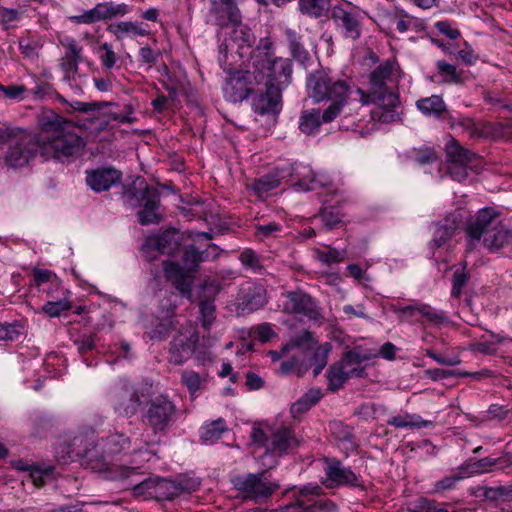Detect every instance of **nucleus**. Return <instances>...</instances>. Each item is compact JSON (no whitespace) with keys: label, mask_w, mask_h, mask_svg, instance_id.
I'll list each match as a JSON object with an SVG mask.
<instances>
[{"label":"nucleus","mask_w":512,"mask_h":512,"mask_svg":"<svg viewBox=\"0 0 512 512\" xmlns=\"http://www.w3.org/2000/svg\"><path fill=\"white\" fill-rule=\"evenodd\" d=\"M175 307L176 305L171 301L168 306H161L162 310L160 312V316L157 317L158 324H156L155 328L151 331L150 337L152 339H161L165 337L168 331L174 327L173 316Z\"/></svg>","instance_id":"31"},{"label":"nucleus","mask_w":512,"mask_h":512,"mask_svg":"<svg viewBox=\"0 0 512 512\" xmlns=\"http://www.w3.org/2000/svg\"><path fill=\"white\" fill-rule=\"evenodd\" d=\"M218 254L219 249L214 244H210L208 248L203 251H199L194 245H189L183 250V265L187 271L194 272L200 262L214 259Z\"/></svg>","instance_id":"28"},{"label":"nucleus","mask_w":512,"mask_h":512,"mask_svg":"<svg viewBox=\"0 0 512 512\" xmlns=\"http://www.w3.org/2000/svg\"><path fill=\"white\" fill-rule=\"evenodd\" d=\"M20 12L15 9L0 8V23L6 28L13 27L14 23L20 19Z\"/></svg>","instance_id":"61"},{"label":"nucleus","mask_w":512,"mask_h":512,"mask_svg":"<svg viewBox=\"0 0 512 512\" xmlns=\"http://www.w3.org/2000/svg\"><path fill=\"white\" fill-rule=\"evenodd\" d=\"M320 218L327 229L334 228L342 220L339 210L335 207L323 208L320 212Z\"/></svg>","instance_id":"53"},{"label":"nucleus","mask_w":512,"mask_h":512,"mask_svg":"<svg viewBox=\"0 0 512 512\" xmlns=\"http://www.w3.org/2000/svg\"><path fill=\"white\" fill-rule=\"evenodd\" d=\"M313 253L317 260L327 265L342 262L347 255L346 249L338 250L330 246L326 250L316 248Z\"/></svg>","instance_id":"47"},{"label":"nucleus","mask_w":512,"mask_h":512,"mask_svg":"<svg viewBox=\"0 0 512 512\" xmlns=\"http://www.w3.org/2000/svg\"><path fill=\"white\" fill-rule=\"evenodd\" d=\"M393 311L398 315L399 322L429 324L434 326L448 322V317L443 311L437 310L425 303H415L404 307L393 306Z\"/></svg>","instance_id":"12"},{"label":"nucleus","mask_w":512,"mask_h":512,"mask_svg":"<svg viewBox=\"0 0 512 512\" xmlns=\"http://www.w3.org/2000/svg\"><path fill=\"white\" fill-rule=\"evenodd\" d=\"M401 78L400 67L397 62L387 60L381 63L370 73V91L364 92L357 88L358 101L363 105L373 103L383 109H393L399 105V95L394 86Z\"/></svg>","instance_id":"5"},{"label":"nucleus","mask_w":512,"mask_h":512,"mask_svg":"<svg viewBox=\"0 0 512 512\" xmlns=\"http://www.w3.org/2000/svg\"><path fill=\"white\" fill-rule=\"evenodd\" d=\"M467 477L466 469H460L458 472L453 473L450 476L444 477L435 484L437 491L447 490L454 487V485L464 478Z\"/></svg>","instance_id":"55"},{"label":"nucleus","mask_w":512,"mask_h":512,"mask_svg":"<svg viewBox=\"0 0 512 512\" xmlns=\"http://www.w3.org/2000/svg\"><path fill=\"white\" fill-rule=\"evenodd\" d=\"M286 69L277 77H265L260 86L255 87V97L252 100V109L260 115L274 114L280 111L281 93L278 80L284 76Z\"/></svg>","instance_id":"10"},{"label":"nucleus","mask_w":512,"mask_h":512,"mask_svg":"<svg viewBox=\"0 0 512 512\" xmlns=\"http://www.w3.org/2000/svg\"><path fill=\"white\" fill-rule=\"evenodd\" d=\"M312 509L314 511H320V512H333L336 510V505L329 501V500H315L312 499H297L294 504L290 503V510L291 509Z\"/></svg>","instance_id":"45"},{"label":"nucleus","mask_w":512,"mask_h":512,"mask_svg":"<svg viewBox=\"0 0 512 512\" xmlns=\"http://www.w3.org/2000/svg\"><path fill=\"white\" fill-rule=\"evenodd\" d=\"M199 310L201 314V323L205 329H209L215 320L216 307L211 300H202L199 303Z\"/></svg>","instance_id":"50"},{"label":"nucleus","mask_w":512,"mask_h":512,"mask_svg":"<svg viewBox=\"0 0 512 512\" xmlns=\"http://www.w3.org/2000/svg\"><path fill=\"white\" fill-rule=\"evenodd\" d=\"M349 378L348 373L338 362L331 365L327 371L328 386L332 391L340 389Z\"/></svg>","instance_id":"46"},{"label":"nucleus","mask_w":512,"mask_h":512,"mask_svg":"<svg viewBox=\"0 0 512 512\" xmlns=\"http://www.w3.org/2000/svg\"><path fill=\"white\" fill-rule=\"evenodd\" d=\"M180 247V234L176 230H170L159 236L149 237L142 246V255L147 260H153L155 255L150 254V250H155L161 254H174Z\"/></svg>","instance_id":"21"},{"label":"nucleus","mask_w":512,"mask_h":512,"mask_svg":"<svg viewBox=\"0 0 512 512\" xmlns=\"http://www.w3.org/2000/svg\"><path fill=\"white\" fill-rule=\"evenodd\" d=\"M290 304L293 312L302 314L309 320L319 321L323 318L321 309L316 301L309 294L301 290L290 293Z\"/></svg>","instance_id":"24"},{"label":"nucleus","mask_w":512,"mask_h":512,"mask_svg":"<svg viewBox=\"0 0 512 512\" xmlns=\"http://www.w3.org/2000/svg\"><path fill=\"white\" fill-rule=\"evenodd\" d=\"M125 113H115V112H108V117L110 118V121H117L119 123H133L135 122V118L131 115L133 114V108L131 105L125 106Z\"/></svg>","instance_id":"63"},{"label":"nucleus","mask_w":512,"mask_h":512,"mask_svg":"<svg viewBox=\"0 0 512 512\" xmlns=\"http://www.w3.org/2000/svg\"><path fill=\"white\" fill-rule=\"evenodd\" d=\"M59 44L65 49V53L60 60V68L66 77L76 74L79 70V64L83 62V47L70 36H64L59 39Z\"/></svg>","instance_id":"22"},{"label":"nucleus","mask_w":512,"mask_h":512,"mask_svg":"<svg viewBox=\"0 0 512 512\" xmlns=\"http://www.w3.org/2000/svg\"><path fill=\"white\" fill-rule=\"evenodd\" d=\"M40 153L45 158H69L78 155L85 146L74 126L63 117L54 115L42 124L37 136Z\"/></svg>","instance_id":"3"},{"label":"nucleus","mask_w":512,"mask_h":512,"mask_svg":"<svg viewBox=\"0 0 512 512\" xmlns=\"http://www.w3.org/2000/svg\"><path fill=\"white\" fill-rule=\"evenodd\" d=\"M416 106L422 114L433 118H440L447 111L446 104L439 95L419 99Z\"/></svg>","instance_id":"33"},{"label":"nucleus","mask_w":512,"mask_h":512,"mask_svg":"<svg viewBox=\"0 0 512 512\" xmlns=\"http://www.w3.org/2000/svg\"><path fill=\"white\" fill-rule=\"evenodd\" d=\"M250 440L255 447L265 448L262 458L270 460L266 465L271 468L275 463L271 452H285L288 447V430L284 416L275 419L272 424L255 423L251 429Z\"/></svg>","instance_id":"8"},{"label":"nucleus","mask_w":512,"mask_h":512,"mask_svg":"<svg viewBox=\"0 0 512 512\" xmlns=\"http://www.w3.org/2000/svg\"><path fill=\"white\" fill-rule=\"evenodd\" d=\"M61 296L57 301H48L41 308L42 312L49 317H59L63 312L72 308L71 293L65 288L60 289Z\"/></svg>","instance_id":"35"},{"label":"nucleus","mask_w":512,"mask_h":512,"mask_svg":"<svg viewBox=\"0 0 512 512\" xmlns=\"http://www.w3.org/2000/svg\"><path fill=\"white\" fill-rule=\"evenodd\" d=\"M290 187L297 192L315 190L318 187L329 191L336 190L327 175L319 174L315 176L312 169L302 163H294L290 168Z\"/></svg>","instance_id":"14"},{"label":"nucleus","mask_w":512,"mask_h":512,"mask_svg":"<svg viewBox=\"0 0 512 512\" xmlns=\"http://www.w3.org/2000/svg\"><path fill=\"white\" fill-rule=\"evenodd\" d=\"M107 30L112 33L118 40L126 37L144 36L147 30L137 22L121 21L112 23L107 27Z\"/></svg>","instance_id":"32"},{"label":"nucleus","mask_w":512,"mask_h":512,"mask_svg":"<svg viewBox=\"0 0 512 512\" xmlns=\"http://www.w3.org/2000/svg\"><path fill=\"white\" fill-rule=\"evenodd\" d=\"M114 410L120 416L130 417L137 412L141 403L136 389L128 384L117 385L111 394Z\"/></svg>","instance_id":"18"},{"label":"nucleus","mask_w":512,"mask_h":512,"mask_svg":"<svg viewBox=\"0 0 512 512\" xmlns=\"http://www.w3.org/2000/svg\"><path fill=\"white\" fill-rule=\"evenodd\" d=\"M445 151L450 176L457 181L466 179L468 171L476 167L478 157L460 146L455 140L446 145Z\"/></svg>","instance_id":"13"},{"label":"nucleus","mask_w":512,"mask_h":512,"mask_svg":"<svg viewBox=\"0 0 512 512\" xmlns=\"http://www.w3.org/2000/svg\"><path fill=\"white\" fill-rule=\"evenodd\" d=\"M100 51H102V53L99 55V59L102 66L106 69L114 68L117 62V56L112 48V45L105 42L101 44Z\"/></svg>","instance_id":"56"},{"label":"nucleus","mask_w":512,"mask_h":512,"mask_svg":"<svg viewBox=\"0 0 512 512\" xmlns=\"http://www.w3.org/2000/svg\"><path fill=\"white\" fill-rule=\"evenodd\" d=\"M325 477L322 480V484L326 488H337L340 486H358L357 475L345 467L340 461L335 459L325 460Z\"/></svg>","instance_id":"19"},{"label":"nucleus","mask_w":512,"mask_h":512,"mask_svg":"<svg viewBox=\"0 0 512 512\" xmlns=\"http://www.w3.org/2000/svg\"><path fill=\"white\" fill-rule=\"evenodd\" d=\"M133 196L142 206V209L138 211L139 222L142 225L160 221V195L156 188L146 186L144 189L134 192Z\"/></svg>","instance_id":"17"},{"label":"nucleus","mask_w":512,"mask_h":512,"mask_svg":"<svg viewBox=\"0 0 512 512\" xmlns=\"http://www.w3.org/2000/svg\"><path fill=\"white\" fill-rule=\"evenodd\" d=\"M163 484V480L149 477L134 484L132 493L134 496L143 497L144 499L152 498L158 495L159 488H162Z\"/></svg>","instance_id":"37"},{"label":"nucleus","mask_w":512,"mask_h":512,"mask_svg":"<svg viewBox=\"0 0 512 512\" xmlns=\"http://www.w3.org/2000/svg\"><path fill=\"white\" fill-rule=\"evenodd\" d=\"M176 406L166 396L153 399L146 408L143 421L156 434L164 432L175 421Z\"/></svg>","instance_id":"11"},{"label":"nucleus","mask_w":512,"mask_h":512,"mask_svg":"<svg viewBox=\"0 0 512 512\" xmlns=\"http://www.w3.org/2000/svg\"><path fill=\"white\" fill-rule=\"evenodd\" d=\"M152 441L144 434L134 435L133 438L122 434H114L93 444L92 447L73 450L76 456H83L96 471H113L114 456L125 451L131 453V463L135 467H121L120 476L130 477L136 468L145 461H149L154 452L151 449Z\"/></svg>","instance_id":"2"},{"label":"nucleus","mask_w":512,"mask_h":512,"mask_svg":"<svg viewBox=\"0 0 512 512\" xmlns=\"http://www.w3.org/2000/svg\"><path fill=\"white\" fill-rule=\"evenodd\" d=\"M293 349H300L311 355L308 362L304 364V370L309 366H314L313 374L317 376L327 365L332 346L329 342L318 345L311 332L302 331L290 340V350Z\"/></svg>","instance_id":"9"},{"label":"nucleus","mask_w":512,"mask_h":512,"mask_svg":"<svg viewBox=\"0 0 512 512\" xmlns=\"http://www.w3.org/2000/svg\"><path fill=\"white\" fill-rule=\"evenodd\" d=\"M331 17L346 37L357 39L360 36V23L356 12L345 9L343 6H334Z\"/></svg>","instance_id":"23"},{"label":"nucleus","mask_w":512,"mask_h":512,"mask_svg":"<svg viewBox=\"0 0 512 512\" xmlns=\"http://www.w3.org/2000/svg\"><path fill=\"white\" fill-rule=\"evenodd\" d=\"M239 260L242 265L254 272H258L262 269V259L252 249H245L241 252Z\"/></svg>","instance_id":"51"},{"label":"nucleus","mask_w":512,"mask_h":512,"mask_svg":"<svg viewBox=\"0 0 512 512\" xmlns=\"http://www.w3.org/2000/svg\"><path fill=\"white\" fill-rule=\"evenodd\" d=\"M438 75L446 83L459 84L462 82V73L457 71L456 66L443 60L436 62Z\"/></svg>","instance_id":"48"},{"label":"nucleus","mask_w":512,"mask_h":512,"mask_svg":"<svg viewBox=\"0 0 512 512\" xmlns=\"http://www.w3.org/2000/svg\"><path fill=\"white\" fill-rule=\"evenodd\" d=\"M0 146L6 148L5 162L10 167H22L40 152L37 136L21 128L0 130Z\"/></svg>","instance_id":"7"},{"label":"nucleus","mask_w":512,"mask_h":512,"mask_svg":"<svg viewBox=\"0 0 512 512\" xmlns=\"http://www.w3.org/2000/svg\"><path fill=\"white\" fill-rule=\"evenodd\" d=\"M508 459L484 457L471 465V472L473 473H486L492 471L493 467L498 469H505L511 466Z\"/></svg>","instance_id":"44"},{"label":"nucleus","mask_w":512,"mask_h":512,"mask_svg":"<svg viewBox=\"0 0 512 512\" xmlns=\"http://www.w3.org/2000/svg\"><path fill=\"white\" fill-rule=\"evenodd\" d=\"M121 174L112 168H103L87 172V185L95 192H102L110 189L120 182Z\"/></svg>","instance_id":"25"},{"label":"nucleus","mask_w":512,"mask_h":512,"mask_svg":"<svg viewBox=\"0 0 512 512\" xmlns=\"http://www.w3.org/2000/svg\"><path fill=\"white\" fill-rule=\"evenodd\" d=\"M98 104L99 103L90 104V103L81 102V101H74L73 103H71L70 107H71V110L80 112L82 114V116L80 118H85V117L90 116V114H92V112L98 106Z\"/></svg>","instance_id":"64"},{"label":"nucleus","mask_w":512,"mask_h":512,"mask_svg":"<svg viewBox=\"0 0 512 512\" xmlns=\"http://www.w3.org/2000/svg\"><path fill=\"white\" fill-rule=\"evenodd\" d=\"M330 0H298L299 10L310 17H323L329 10Z\"/></svg>","instance_id":"39"},{"label":"nucleus","mask_w":512,"mask_h":512,"mask_svg":"<svg viewBox=\"0 0 512 512\" xmlns=\"http://www.w3.org/2000/svg\"><path fill=\"white\" fill-rule=\"evenodd\" d=\"M35 284L40 287L43 284H49L48 288H59V280L48 270L35 269L33 271Z\"/></svg>","instance_id":"54"},{"label":"nucleus","mask_w":512,"mask_h":512,"mask_svg":"<svg viewBox=\"0 0 512 512\" xmlns=\"http://www.w3.org/2000/svg\"><path fill=\"white\" fill-rule=\"evenodd\" d=\"M279 180L274 176H263L252 185V188L259 198H263L267 193L278 187Z\"/></svg>","instance_id":"49"},{"label":"nucleus","mask_w":512,"mask_h":512,"mask_svg":"<svg viewBox=\"0 0 512 512\" xmlns=\"http://www.w3.org/2000/svg\"><path fill=\"white\" fill-rule=\"evenodd\" d=\"M109 105L108 103H99L90 116L78 118L77 125L88 130L90 134L97 135L99 132L105 130L111 123L108 117V111H104V108Z\"/></svg>","instance_id":"27"},{"label":"nucleus","mask_w":512,"mask_h":512,"mask_svg":"<svg viewBox=\"0 0 512 512\" xmlns=\"http://www.w3.org/2000/svg\"><path fill=\"white\" fill-rule=\"evenodd\" d=\"M308 95L315 101H330L329 106L320 113L319 109L305 110L299 121V128L308 135L319 130L321 123L334 121L348 103L350 85L346 80L336 78L325 70H318L307 79Z\"/></svg>","instance_id":"1"},{"label":"nucleus","mask_w":512,"mask_h":512,"mask_svg":"<svg viewBox=\"0 0 512 512\" xmlns=\"http://www.w3.org/2000/svg\"><path fill=\"white\" fill-rule=\"evenodd\" d=\"M20 335V326L18 324L5 323L0 324V340L13 341Z\"/></svg>","instance_id":"58"},{"label":"nucleus","mask_w":512,"mask_h":512,"mask_svg":"<svg viewBox=\"0 0 512 512\" xmlns=\"http://www.w3.org/2000/svg\"><path fill=\"white\" fill-rule=\"evenodd\" d=\"M267 302L266 290L254 284H244L236 296L235 304L240 314L258 310Z\"/></svg>","instance_id":"20"},{"label":"nucleus","mask_w":512,"mask_h":512,"mask_svg":"<svg viewBox=\"0 0 512 512\" xmlns=\"http://www.w3.org/2000/svg\"><path fill=\"white\" fill-rule=\"evenodd\" d=\"M233 484L243 494L245 499L256 502L270 496L276 488L265 480L264 472L237 476L234 478Z\"/></svg>","instance_id":"15"},{"label":"nucleus","mask_w":512,"mask_h":512,"mask_svg":"<svg viewBox=\"0 0 512 512\" xmlns=\"http://www.w3.org/2000/svg\"><path fill=\"white\" fill-rule=\"evenodd\" d=\"M434 27L449 39H457L461 35L460 31L449 21H438Z\"/></svg>","instance_id":"62"},{"label":"nucleus","mask_w":512,"mask_h":512,"mask_svg":"<svg viewBox=\"0 0 512 512\" xmlns=\"http://www.w3.org/2000/svg\"><path fill=\"white\" fill-rule=\"evenodd\" d=\"M467 233L471 245L482 240L484 247L492 253L512 244V232L501 224L492 209L480 210L468 225Z\"/></svg>","instance_id":"6"},{"label":"nucleus","mask_w":512,"mask_h":512,"mask_svg":"<svg viewBox=\"0 0 512 512\" xmlns=\"http://www.w3.org/2000/svg\"><path fill=\"white\" fill-rule=\"evenodd\" d=\"M1 95L7 99L20 101L25 98L27 88L24 85L11 84L2 85L0 84Z\"/></svg>","instance_id":"52"},{"label":"nucleus","mask_w":512,"mask_h":512,"mask_svg":"<svg viewBox=\"0 0 512 512\" xmlns=\"http://www.w3.org/2000/svg\"><path fill=\"white\" fill-rule=\"evenodd\" d=\"M198 337L196 334H191L189 337L175 338L171 343L169 350V361L175 365H180L186 361L192 354Z\"/></svg>","instance_id":"29"},{"label":"nucleus","mask_w":512,"mask_h":512,"mask_svg":"<svg viewBox=\"0 0 512 512\" xmlns=\"http://www.w3.org/2000/svg\"><path fill=\"white\" fill-rule=\"evenodd\" d=\"M415 161L420 165L433 163L438 159V155L432 148H421L415 151Z\"/></svg>","instance_id":"60"},{"label":"nucleus","mask_w":512,"mask_h":512,"mask_svg":"<svg viewBox=\"0 0 512 512\" xmlns=\"http://www.w3.org/2000/svg\"><path fill=\"white\" fill-rule=\"evenodd\" d=\"M460 223L458 215H453V219L450 222L449 219L445 220V223L436 228L434 238L432 240L436 247L442 246L449 238L454 234V231Z\"/></svg>","instance_id":"42"},{"label":"nucleus","mask_w":512,"mask_h":512,"mask_svg":"<svg viewBox=\"0 0 512 512\" xmlns=\"http://www.w3.org/2000/svg\"><path fill=\"white\" fill-rule=\"evenodd\" d=\"M468 274L465 272L464 268L457 269L452 278V296L459 298L462 294V290L467 284Z\"/></svg>","instance_id":"57"},{"label":"nucleus","mask_w":512,"mask_h":512,"mask_svg":"<svg viewBox=\"0 0 512 512\" xmlns=\"http://www.w3.org/2000/svg\"><path fill=\"white\" fill-rule=\"evenodd\" d=\"M364 357L356 352V351H348L345 353L343 358L338 361V363L342 366L348 376L351 378L353 376H360L363 372L362 363L364 361Z\"/></svg>","instance_id":"38"},{"label":"nucleus","mask_w":512,"mask_h":512,"mask_svg":"<svg viewBox=\"0 0 512 512\" xmlns=\"http://www.w3.org/2000/svg\"><path fill=\"white\" fill-rule=\"evenodd\" d=\"M286 68L287 60L266 54L254 62L253 71L239 70L230 75L223 86L225 97L233 103L242 102L254 94L255 87L260 86L265 77H277Z\"/></svg>","instance_id":"4"},{"label":"nucleus","mask_w":512,"mask_h":512,"mask_svg":"<svg viewBox=\"0 0 512 512\" xmlns=\"http://www.w3.org/2000/svg\"><path fill=\"white\" fill-rule=\"evenodd\" d=\"M159 56L160 53L158 51H154L149 46H143L139 49V59L141 63L147 65L149 68L157 63Z\"/></svg>","instance_id":"59"},{"label":"nucleus","mask_w":512,"mask_h":512,"mask_svg":"<svg viewBox=\"0 0 512 512\" xmlns=\"http://www.w3.org/2000/svg\"><path fill=\"white\" fill-rule=\"evenodd\" d=\"M164 275L167 281L171 282L175 288L181 293L188 295L191 291V282L184 265L172 261H163Z\"/></svg>","instance_id":"26"},{"label":"nucleus","mask_w":512,"mask_h":512,"mask_svg":"<svg viewBox=\"0 0 512 512\" xmlns=\"http://www.w3.org/2000/svg\"><path fill=\"white\" fill-rule=\"evenodd\" d=\"M227 431L224 419L219 418L211 423L205 424L201 429V439L205 443H214L219 440Z\"/></svg>","instance_id":"41"},{"label":"nucleus","mask_w":512,"mask_h":512,"mask_svg":"<svg viewBox=\"0 0 512 512\" xmlns=\"http://www.w3.org/2000/svg\"><path fill=\"white\" fill-rule=\"evenodd\" d=\"M320 398V390H310L290 407V412L293 414V417H297L298 415L307 412L320 400Z\"/></svg>","instance_id":"43"},{"label":"nucleus","mask_w":512,"mask_h":512,"mask_svg":"<svg viewBox=\"0 0 512 512\" xmlns=\"http://www.w3.org/2000/svg\"><path fill=\"white\" fill-rule=\"evenodd\" d=\"M45 44V38L36 35H27L18 41V47L24 58L31 61L38 59L40 52Z\"/></svg>","instance_id":"34"},{"label":"nucleus","mask_w":512,"mask_h":512,"mask_svg":"<svg viewBox=\"0 0 512 512\" xmlns=\"http://www.w3.org/2000/svg\"><path fill=\"white\" fill-rule=\"evenodd\" d=\"M14 467L19 471L28 472V478L36 487H42L54 479V468L52 466H33L18 460L14 463Z\"/></svg>","instance_id":"30"},{"label":"nucleus","mask_w":512,"mask_h":512,"mask_svg":"<svg viewBox=\"0 0 512 512\" xmlns=\"http://www.w3.org/2000/svg\"><path fill=\"white\" fill-rule=\"evenodd\" d=\"M208 382L206 373L200 374L193 370H184L181 374V383L188 389L191 397H196L197 392L204 389Z\"/></svg>","instance_id":"36"},{"label":"nucleus","mask_w":512,"mask_h":512,"mask_svg":"<svg viewBox=\"0 0 512 512\" xmlns=\"http://www.w3.org/2000/svg\"><path fill=\"white\" fill-rule=\"evenodd\" d=\"M387 423L396 428H426L432 424L431 421L423 420L416 414L397 415L390 418Z\"/></svg>","instance_id":"40"},{"label":"nucleus","mask_w":512,"mask_h":512,"mask_svg":"<svg viewBox=\"0 0 512 512\" xmlns=\"http://www.w3.org/2000/svg\"><path fill=\"white\" fill-rule=\"evenodd\" d=\"M131 8L125 3L102 2L80 15L70 16L69 20L75 24H92L102 20L121 17L128 14Z\"/></svg>","instance_id":"16"}]
</instances>
